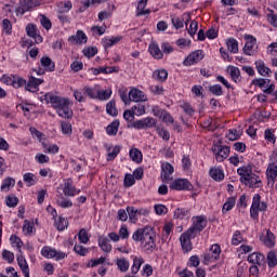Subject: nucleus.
Returning a JSON list of instances; mask_svg holds the SVG:
<instances>
[{
    "instance_id": "obj_1",
    "label": "nucleus",
    "mask_w": 277,
    "mask_h": 277,
    "mask_svg": "<svg viewBox=\"0 0 277 277\" xmlns=\"http://www.w3.org/2000/svg\"><path fill=\"white\" fill-rule=\"evenodd\" d=\"M132 239L133 241H141L144 252H155L157 250V234H155L153 228L137 229L132 235Z\"/></svg>"
},
{
    "instance_id": "obj_2",
    "label": "nucleus",
    "mask_w": 277,
    "mask_h": 277,
    "mask_svg": "<svg viewBox=\"0 0 277 277\" xmlns=\"http://www.w3.org/2000/svg\"><path fill=\"white\" fill-rule=\"evenodd\" d=\"M44 98L47 103L52 105L61 118H70V100L54 95L53 93H47Z\"/></svg>"
},
{
    "instance_id": "obj_3",
    "label": "nucleus",
    "mask_w": 277,
    "mask_h": 277,
    "mask_svg": "<svg viewBox=\"0 0 277 277\" xmlns=\"http://www.w3.org/2000/svg\"><path fill=\"white\" fill-rule=\"evenodd\" d=\"M237 174L240 175V183L246 185L247 187H251L252 189H259V187H263V182L261 177L252 172V166H243L237 169Z\"/></svg>"
},
{
    "instance_id": "obj_4",
    "label": "nucleus",
    "mask_w": 277,
    "mask_h": 277,
    "mask_svg": "<svg viewBox=\"0 0 277 277\" xmlns=\"http://www.w3.org/2000/svg\"><path fill=\"white\" fill-rule=\"evenodd\" d=\"M57 206L62 207V209H68V207H70V201H68L70 196V181L67 180L64 184H61L60 187H57Z\"/></svg>"
},
{
    "instance_id": "obj_5",
    "label": "nucleus",
    "mask_w": 277,
    "mask_h": 277,
    "mask_svg": "<svg viewBox=\"0 0 277 277\" xmlns=\"http://www.w3.org/2000/svg\"><path fill=\"white\" fill-rule=\"evenodd\" d=\"M0 81L5 85H12V88H15L16 90H18V88L27 85V80H25L24 78L8 74H4L0 78Z\"/></svg>"
},
{
    "instance_id": "obj_6",
    "label": "nucleus",
    "mask_w": 277,
    "mask_h": 277,
    "mask_svg": "<svg viewBox=\"0 0 277 277\" xmlns=\"http://www.w3.org/2000/svg\"><path fill=\"white\" fill-rule=\"evenodd\" d=\"M267 210V203L264 201H261V195L255 194L253 196L252 206L250 209V215L253 217V220H256L259 217V211H266Z\"/></svg>"
},
{
    "instance_id": "obj_7",
    "label": "nucleus",
    "mask_w": 277,
    "mask_h": 277,
    "mask_svg": "<svg viewBox=\"0 0 277 277\" xmlns=\"http://www.w3.org/2000/svg\"><path fill=\"white\" fill-rule=\"evenodd\" d=\"M207 228V219L205 216H195L193 217V226L189 227L187 230L190 233V235H199V233H202Z\"/></svg>"
},
{
    "instance_id": "obj_8",
    "label": "nucleus",
    "mask_w": 277,
    "mask_h": 277,
    "mask_svg": "<svg viewBox=\"0 0 277 277\" xmlns=\"http://www.w3.org/2000/svg\"><path fill=\"white\" fill-rule=\"evenodd\" d=\"M170 189H175L176 192H192V189H194V185H192V182L186 179H177L170 183Z\"/></svg>"
},
{
    "instance_id": "obj_9",
    "label": "nucleus",
    "mask_w": 277,
    "mask_h": 277,
    "mask_svg": "<svg viewBox=\"0 0 277 277\" xmlns=\"http://www.w3.org/2000/svg\"><path fill=\"white\" fill-rule=\"evenodd\" d=\"M220 254H222L220 245H212L210 251L203 255L205 265H209V263H215V261L220 259Z\"/></svg>"
},
{
    "instance_id": "obj_10",
    "label": "nucleus",
    "mask_w": 277,
    "mask_h": 277,
    "mask_svg": "<svg viewBox=\"0 0 277 277\" xmlns=\"http://www.w3.org/2000/svg\"><path fill=\"white\" fill-rule=\"evenodd\" d=\"M42 256L45 259H56V261H62V259H66V253L62 251H57L51 247H43L41 250Z\"/></svg>"
},
{
    "instance_id": "obj_11",
    "label": "nucleus",
    "mask_w": 277,
    "mask_h": 277,
    "mask_svg": "<svg viewBox=\"0 0 277 277\" xmlns=\"http://www.w3.org/2000/svg\"><path fill=\"white\" fill-rule=\"evenodd\" d=\"M212 151L216 157V161L220 162L224 161V159H227V157L230 155V148H228V146L213 145Z\"/></svg>"
},
{
    "instance_id": "obj_12",
    "label": "nucleus",
    "mask_w": 277,
    "mask_h": 277,
    "mask_svg": "<svg viewBox=\"0 0 277 277\" xmlns=\"http://www.w3.org/2000/svg\"><path fill=\"white\" fill-rule=\"evenodd\" d=\"M196 235L189 233L187 229L180 237L181 246L184 252H190L192 250V239H195Z\"/></svg>"
},
{
    "instance_id": "obj_13",
    "label": "nucleus",
    "mask_w": 277,
    "mask_h": 277,
    "mask_svg": "<svg viewBox=\"0 0 277 277\" xmlns=\"http://www.w3.org/2000/svg\"><path fill=\"white\" fill-rule=\"evenodd\" d=\"M201 60H205V53L202 50H197L190 53L187 58L184 60V66H194V64H198V62H201Z\"/></svg>"
},
{
    "instance_id": "obj_14",
    "label": "nucleus",
    "mask_w": 277,
    "mask_h": 277,
    "mask_svg": "<svg viewBox=\"0 0 277 277\" xmlns=\"http://www.w3.org/2000/svg\"><path fill=\"white\" fill-rule=\"evenodd\" d=\"M129 101H132V103H146L148 96L142 90L134 88L129 92Z\"/></svg>"
},
{
    "instance_id": "obj_15",
    "label": "nucleus",
    "mask_w": 277,
    "mask_h": 277,
    "mask_svg": "<svg viewBox=\"0 0 277 277\" xmlns=\"http://www.w3.org/2000/svg\"><path fill=\"white\" fill-rule=\"evenodd\" d=\"M161 170L162 181L170 183V181H172V174H174V167H172V164H170L169 162H163L161 164Z\"/></svg>"
},
{
    "instance_id": "obj_16",
    "label": "nucleus",
    "mask_w": 277,
    "mask_h": 277,
    "mask_svg": "<svg viewBox=\"0 0 277 277\" xmlns=\"http://www.w3.org/2000/svg\"><path fill=\"white\" fill-rule=\"evenodd\" d=\"M266 177H267V183L268 185H274L276 184V179H277V164L276 163H269L267 169H266Z\"/></svg>"
},
{
    "instance_id": "obj_17",
    "label": "nucleus",
    "mask_w": 277,
    "mask_h": 277,
    "mask_svg": "<svg viewBox=\"0 0 277 277\" xmlns=\"http://www.w3.org/2000/svg\"><path fill=\"white\" fill-rule=\"evenodd\" d=\"M97 241L102 252L109 254L111 250H114V247L111 246V241L109 240V238H107V236H100Z\"/></svg>"
},
{
    "instance_id": "obj_18",
    "label": "nucleus",
    "mask_w": 277,
    "mask_h": 277,
    "mask_svg": "<svg viewBox=\"0 0 277 277\" xmlns=\"http://www.w3.org/2000/svg\"><path fill=\"white\" fill-rule=\"evenodd\" d=\"M26 34H27V36H29V38H34V40L37 44H40L42 42V36L38 35V30L36 29V25L28 24L26 26Z\"/></svg>"
},
{
    "instance_id": "obj_19",
    "label": "nucleus",
    "mask_w": 277,
    "mask_h": 277,
    "mask_svg": "<svg viewBox=\"0 0 277 277\" xmlns=\"http://www.w3.org/2000/svg\"><path fill=\"white\" fill-rule=\"evenodd\" d=\"M255 68L262 77H272V69L265 65V62L259 60L255 62Z\"/></svg>"
},
{
    "instance_id": "obj_20",
    "label": "nucleus",
    "mask_w": 277,
    "mask_h": 277,
    "mask_svg": "<svg viewBox=\"0 0 277 277\" xmlns=\"http://www.w3.org/2000/svg\"><path fill=\"white\" fill-rule=\"evenodd\" d=\"M31 8H36V2L34 0H22L21 6L17 8L16 12L23 16V14H25V12H29Z\"/></svg>"
},
{
    "instance_id": "obj_21",
    "label": "nucleus",
    "mask_w": 277,
    "mask_h": 277,
    "mask_svg": "<svg viewBox=\"0 0 277 277\" xmlns=\"http://www.w3.org/2000/svg\"><path fill=\"white\" fill-rule=\"evenodd\" d=\"M248 40L243 47L245 55H252L254 53V47H256V38L248 36Z\"/></svg>"
},
{
    "instance_id": "obj_22",
    "label": "nucleus",
    "mask_w": 277,
    "mask_h": 277,
    "mask_svg": "<svg viewBox=\"0 0 277 277\" xmlns=\"http://www.w3.org/2000/svg\"><path fill=\"white\" fill-rule=\"evenodd\" d=\"M41 83H44V80L36 77H30L28 83L25 84L26 90H28V92H36V90H38V85H41Z\"/></svg>"
},
{
    "instance_id": "obj_23",
    "label": "nucleus",
    "mask_w": 277,
    "mask_h": 277,
    "mask_svg": "<svg viewBox=\"0 0 277 277\" xmlns=\"http://www.w3.org/2000/svg\"><path fill=\"white\" fill-rule=\"evenodd\" d=\"M248 261L253 265H265V255L254 252L248 256Z\"/></svg>"
},
{
    "instance_id": "obj_24",
    "label": "nucleus",
    "mask_w": 277,
    "mask_h": 277,
    "mask_svg": "<svg viewBox=\"0 0 277 277\" xmlns=\"http://www.w3.org/2000/svg\"><path fill=\"white\" fill-rule=\"evenodd\" d=\"M40 65L48 72H53V70H55V63H53V61H51V57L49 56H42L40 60Z\"/></svg>"
},
{
    "instance_id": "obj_25",
    "label": "nucleus",
    "mask_w": 277,
    "mask_h": 277,
    "mask_svg": "<svg viewBox=\"0 0 277 277\" xmlns=\"http://www.w3.org/2000/svg\"><path fill=\"white\" fill-rule=\"evenodd\" d=\"M17 264L21 268L22 273L25 277H29V264H27V260H25V256L18 255L17 256Z\"/></svg>"
},
{
    "instance_id": "obj_26",
    "label": "nucleus",
    "mask_w": 277,
    "mask_h": 277,
    "mask_svg": "<svg viewBox=\"0 0 277 277\" xmlns=\"http://www.w3.org/2000/svg\"><path fill=\"white\" fill-rule=\"evenodd\" d=\"M148 0H141L136 8V16H146L150 14V9H146Z\"/></svg>"
},
{
    "instance_id": "obj_27",
    "label": "nucleus",
    "mask_w": 277,
    "mask_h": 277,
    "mask_svg": "<svg viewBox=\"0 0 277 277\" xmlns=\"http://www.w3.org/2000/svg\"><path fill=\"white\" fill-rule=\"evenodd\" d=\"M153 78L160 83H163L168 80V70L166 69H158L153 72Z\"/></svg>"
},
{
    "instance_id": "obj_28",
    "label": "nucleus",
    "mask_w": 277,
    "mask_h": 277,
    "mask_svg": "<svg viewBox=\"0 0 277 277\" xmlns=\"http://www.w3.org/2000/svg\"><path fill=\"white\" fill-rule=\"evenodd\" d=\"M71 40L76 42V44H85V42H88V36L83 30H78L76 35L71 36Z\"/></svg>"
},
{
    "instance_id": "obj_29",
    "label": "nucleus",
    "mask_w": 277,
    "mask_h": 277,
    "mask_svg": "<svg viewBox=\"0 0 277 277\" xmlns=\"http://www.w3.org/2000/svg\"><path fill=\"white\" fill-rule=\"evenodd\" d=\"M149 53L155 57V60L163 58V52H161V49H159V45L156 43H151L149 45Z\"/></svg>"
},
{
    "instance_id": "obj_30",
    "label": "nucleus",
    "mask_w": 277,
    "mask_h": 277,
    "mask_svg": "<svg viewBox=\"0 0 277 277\" xmlns=\"http://www.w3.org/2000/svg\"><path fill=\"white\" fill-rule=\"evenodd\" d=\"M192 213L189 212L188 209L185 208H177L174 211V217H176L177 220H185L190 217Z\"/></svg>"
},
{
    "instance_id": "obj_31",
    "label": "nucleus",
    "mask_w": 277,
    "mask_h": 277,
    "mask_svg": "<svg viewBox=\"0 0 277 277\" xmlns=\"http://www.w3.org/2000/svg\"><path fill=\"white\" fill-rule=\"evenodd\" d=\"M228 70L233 81H235V83H239L241 81V71L239 70V68L235 66H229Z\"/></svg>"
},
{
    "instance_id": "obj_32",
    "label": "nucleus",
    "mask_w": 277,
    "mask_h": 277,
    "mask_svg": "<svg viewBox=\"0 0 277 277\" xmlns=\"http://www.w3.org/2000/svg\"><path fill=\"white\" fill-rule=\"evenodd\" d=\"M210 176L213 181H224V171L220 168L210 169Z\"/></svg>"
},
{
    "instance_id": "obj_33",
    "label": "nucleus",
    "mask_w": 277,
    "mask_h": 277,
    "mask_svg": "<svg viewBox=\"0 0 277 277\" xmlns=\"http://www.w3.org/2000/svg\"><path fill=\"white\" fill-rule=\"evenodd\" d=\"M263 243L267 246V248H274L276 243V237L274 236V233L267 230L266 236L263 239Z\"/></svg>"
},
{
    "instance_id": "obj_34",
    "label": "nucleus",
    "mask_w": 277,
    "mask_h": 277,
    "mask_svg": "<svg viewBox=\"0 0 277 277\" xmlns=\"http://www.w3.org/2000/svg\"><path fill=\"white\" fill-rule=\"evenodd\" d=\"M130 159H132L134 163H142V159H143L142 151L137 148H132L130 150Z\"/></svg>"
},
{
    "instance_id": "obj_35",
    "label": "nucleus",
    "mask_w": 277,
    "mask_h": 277,
    "mask_svg": "<svg viewBox=\"0 0 277 277\" xmlns=\"http://www.w3.org/2000/svg\"><path fill=\"white\" fill-rule=\"evenodd\" d=\"M116 265L119 271L123 273L129 272L130 264H129V260H127L126 258L117 259Z\"/></svg>"
},
{
    "instance_id": "obj_36",
    "label": "nucleus",
    "mask_w": 277,
    "mask_h": 277,
    "mask_svg": "<svg viewBox=\"0 0 277 277\" xmlns=\"http://www.w3.org/2000/svg\"><path fill=\"white\" fill-rule=\"evenodd\" d=\"M121 38L120 37H111V38H104L102 39L103 47L105 49H109L114 47V44H118L120 42Z\"/></svg>"
},
{
    "instance_id": "obj_37",
    "label": "nucleus",
    "mask_w": 277,
    "mask_h": 277,
    "mask_svg": "<svg viewBox=\"0 0 277 277\" xmlns=\"http://www.w3.org/2000/svg\"><path fill=\"white\" fill-rule=\"evenodd\" d=\"M226 44L230 53H239V42H237L235 38L227 39Z\"/></svg>"
},
{
    "instance_id": "obj_38",
    "label": "nucleus",
    "mask_w": 277,
    "mask_h": 277,
    "mask_svg": "<svg viewBox=\"0 0 277 277\" xmlns=\"http://www.w3.org/2000/svg\"><path fill=\"white\" fill-rule=\"evenodd\" d=\"M120 127V121L115 120L113 121L107 128H106V133L108 135H117L118 134V129Z\"/></svg>"
},
{
    "instance_id": "obj_39",
    "label": "nucleus",
    "mask_w": 277,
    "mask_h": 277,
    "mask_svg": "<svg viewBox=\"0 0 277 277\" xmlns=\"http://www.w3.org/2000/svg\"><path fill=\"white\" fill-rule=\"evenodd\" d=\"M23 181L26 183L27 187H31L38 181V177H36L34 173H25L23 175Z\"/></svg>"
},
{
    "instance_id": "obj_40",
    "label": "nucleus",
    "mask_w": 277,
    "mask_h": 277,
    "mask_svg": "<svg viewBox=\"0 0 277 277\" xmlns=\"http://www.w3.org/2000/svg\"><path fill=\"white\" fill-rule=\"evenodd\" d=\"M97 98L100 101H109L111 98V89L97 90Z\"/></svg>"
},
{
    "instance_id": "obj_41",
    "label": "nucleus",
    "mask_w": 277,
    "mask_h": 277,
    "mask_svg": "<svg viewBox=\"0 0 277 277\" xmlns=\"http://www.w3.org/2000/svg\"><path fill=\"white\" fill-rule=\"evenodd\" d=\"M144 263V259L134 256L133 258V265H132V274H137L140 272V267H142V264Z\"/></svg>"
},
{
    "instance_id": "obj_42",
    "label": "nucleus",
    "mask_w": 277,
    "mask_h": 277,
    "mask_svg": "<svg viewBox=\"0 0 277 277\" xmlns=\"http://www.w3.org/2000/svg\"><path fill=\"white\" fill-rule=\"evenodd\" d=\"M106 111L109 116H118V108H116V101H110L107 103Z\"/></svg>"
},
{
    "instance_id": "obj_43",
    "label": "nucleus",
    "mask_w": 277,
    "mask_h": 277,
    "mask_svg": "<svg viewBox=\"0 0 277 277\" xmlns=\"http://www.w3.org/2000/svg\"><path fill=\"white\" fill-rule=\"evenodd\" d=\"M78 239L80 243H88L90 241V235L85 228H81L78 233Z\"/></svg>"
},
{
    "instance_id": "obj_44",
    "label": "nucleus",
    "mask_w": 277,
    "mask_h": 277,
    "mask_svg": "<svg viewBox=\"0 0 277 277\" xmlns=\"http://www.w3.org/2000/svg\"><path fill=\"white\" fill-rule=\"evenodd\" d=\"M132 113L134 114V116H144V114H146V106L142 105V104H136L134 106H132Z\"/></svg>"
},
{
    "instance_id": "obj_45",
    "label": "nucleus",
    "mask_w": 277,
    "mask_h": 277,
    "mask_svg": "<svg viewBox=\"0 0 277 277\" xmlns=\"http://www.w3.org/2000/svg\"><path fill=\"white\" fill-rule=\"evenodd\" d=\"M42 148H44V153H49L50 155H56V153H60V147L57 145H47L45 143H42Z\"/></svg>"
},
{
    "instance_id": "obj_46",
    "label": "nucleus",
    "mask_w": 277,
    "mask_h": 277,
    "mask_svg": "<svg viewBox=\"0 0 277 277\" xmlns=\"http://www.w3.org/2000/svg\"><path fill=\"white\" fill-rule=\"evenodd\" d=\"M184 21H185V18H181L179 16L171 17V23H172L173 27H175V29H183Z\"/></svg>"
},
{
    "instance_id": "obj_47",
    "label": "nucleus",
    "mask_w": 277,
    "mask_h": 277,
    "mask_svg": "<svg viewBox=\"0 0 277 277\" xmlns=\"http://www.w3.org/2000/svg\"><path fill=\"white\" fill-rule=\"evenodd\" d=\"M209 91L214 96H223L224 95V91L222 90V85H220V84L210 85Z\"/></svg>"
},
{
    "instance_id": "obj_48",
    "label": "nucleus",
    "mask_w": 277,
    "mask_h": 277,
    "mask_svg": "<svg viewBox=\"0 0 277 277\" xmlns=\"http://www.w3.org/2000/svg\"><path fill=\"white\" fill-rule=\"evenodd\" d=\"M267 265L268 267H276L277 265V256H276V252L271 251L267 254Z\"/></svg>"
},
{
    "instance_id": "obj_49",
    "label": "nucleus",
    "mask_w": 277,
    "mask_h": 277,
    "mask_svg": "<svg viewBox=\"0 0 277 277\" xmlns=\"http://www.w3.org/2000/svg\"><path fill=\"white\" fill-rule=\"evenodd\" d=\"M83 92L87 96H90L91 98H98V90L92 89L90 87H84Z\"/></svg>"
},
{
    "instance_id": "obj_50",
    "label": "nucleus",
    "mask_w": 277,
    "mask_h": 277,
    "mask_svg": "<svg viewBox=\"0 0 277 277\" xmlns=\"http://www.w3.org/2000/svg\"><path fill=\"white\" fill-rule=\"evenodd\" d=\"M23 233L25 235H32L34 234V224L27 220L24 221L23 225Z\"/></svg>"
},
{
    "instance_id": "obj_51",
    "label": "nucleus",
    "mask_w": 277,
    "mask_h": 277,
    "mask_svg": "<svg viewBox=\"0 0 277 277\" xmlns=\"http://www.w3.org/2000/svg\"><path fill=\"white\" fill-rule=\"evenodd\" d=\"M235 207V198L230 197L228 200L223 205V213H228Z\"/></svg>"
},
{
    "instance_id": "obj_52",
    "label": "nucleus",
    "mask_w": 277,
    "mask_h": 277,
    "mask_svg": "<svg viewBox=\"0 0 277 277\" xmlns=\"http://www.w3.org/2000/svg\"><path fill=\"white\" fill-rule=\"evenodd\" d=\"M40 24L43 29H47V31H49V29H51V27H53V24H51V19H49L44 15H40Z\"/></svg>"
},
{
    "instance_id": "obj_53",
    "label": "nucleus",
    "mask_w": 277,
    "mask_h": 277,
    "mask_svg": "<svg viewBox=\"0 0 277 277\" xmlns=\"http://www.w3.org/2000/svg\"><path fill=\"white\" fill-rule=\"evenodd\" d=\"M70 12V2L58 3V14H68Z\"/></svg>"
},
{
    "instance_id": "obj_54",
    "label": "nucleus",
    "mask_w": 277,
    "mask_h": 277,
    "mask_svg": "<svg viewBox=\"0 0 277 277\" xmlns=\"http://www.w3.org/2000/svg\"><path fill=\"white\" fill-rule=\"evenodd\" d=\"M57 230H65L68 226V221L62 216L55 222Z\"/></svg>"
},
{
    "instance_id": "obj_55",
    "label": "nucleus",
    "mask_w": 277,
    "mask_h": 277,
    "mask_svg": "<svg viewBox=\"0 0 277 277\" xmlns=\"http://www.w3.org/2000/svg\"><path fill=\"white\" fill-rule=\"evenodd\" d=\"M6 207L14 208L18 205V197L14 195H9L5 200Z\"/></svg>"
},
{
    "instance_id": "obj_56",
    "label": "nucleus",
    "mask_w": 277,
    "mask_h": 277,
    "mask_svg": "<svg viewBox=\"0 0 277 277\" xmlns=\"http://www.w3.org/2000/svg\"><path fill=\"white\" fill-rule=\"evenodd\" d=\"M74 252H76V254H79L80 256H85L88 254V252H90V250H88V248H85L81 245H76L74 247Z\"/></svg>"
},
{
    "instance_id": "obj_57",
    "label": "nucleus",
    "mask_w": 277,
    "mask_h": 277,
    "mask_svg": "<svg viewBox=\"0 0 277 277\" xmlns=\"http://www.w3.org/2000/svg\"><path fill=\"white\" fill-rule=\"evenodd\" d=\"M10 241L12 246H15L17 248L18 252H22L21 248H23V240L18 238L17 236H11Z\"/></svg>"
},
{
    "instance_id": "obj_58",
    "label": "nucleus",
    "mask_w": 277,
    "mask_h": 277,
    "mask_svg": "<svg viewBox=\"0 0 277 277\" xmlns=\"http://www.w3.org/2000/svg\"><path fill=\"white\" fill-rule=\"evenodd\" d=\"M241 241H243V237L241 236V232L236 230L233 235L232 243H233V246H239V243H241Z\"/></svg>"
},
{
    "instance_id": "obj_59",
    "label": "nucleus",
    "mask_w": 277,
    "mask_h": 277,
    "mask_svg": "<svg viewBox=\"0 0 277 277\" xmlns=\"http://www.w3.org/2000/svg\"><path fill=\"white\" fill-rule=\"evenodd\" d=\"M82 52L85 57L90 58V57H94V55L98 53V50L94 47H91V48H84Z\"/></svg>"
},
{
    "instance_id": "obj_60",
    "label": "nucleus",
    "mask_w": 277,
    "mask_h": 277,
    "mask_svg": "<svg viewBox=\"0 0 277 277\" xmlns=\"http://www.w3.org/2000/svg\"><path fill=\"white\" fill-rule=\"evenodd\" d=\"M269 79L255 78L252 80L253 85H258V88H265L266 83H269Z\"/></svg>"
},
{
    "instance_id": "obj_61",
    "label": "nucleus",
    "mask_w": 277,
    "mask_h": 277,
    "mask_svg": "<svg viewBox=\"0 0 277 277\" xmlns=\"http://www.w3.org/2000/svg\"><path fill=\"white\" fill-rule=\"evenodd\" d=\"M70 68L74 72H79V70H83V62L75 61L70 64Z\"/></svg>"
},
{
    "instance_id": "obj_62",
    "label": "nucleus",
    "mask_w": 277,
    "mask_h": 277,
    "mask_svg": "<svg viewBox=\"0 0 277 277\" xmlns=\"http://www.w3.org/2000/svg\"><path fill=\"white\" fill-rule=\"evenodd\" d=\"M2 258L4 259V261H8V263L14 262V253L12 251L3 250Z\"/></svg>"
},
{
    "instance_id": "obj_63",
    "label": "nucleus",
    "mask_w": 277,
    "mask_h": 277,
    "mask_svg": "<svg viewBox=\"0 0 277 277\" xmlns=\"http://www.w3.org/2000/svg\"><path fill=\"white\" fill-rule=\"evenodd\" d=\"M15 183L16 182L14 181V179L8 177L2 182L1 189H10V187H12V185H15Z\"/></svg>"
},
{
    "instance_id": "obj_64",
    "label": "nucleus",
    "mask_w": 277,
    "mask_h": 277,
    "mask_svg": "<svg viewBox=\"0 0 277 277\" xmlns=\"http://www.w3.org/2000/svg\"><path fill=\"white\" fill-rule=\"evenodd\" d=\"M268 55L277 56V42H273L267 47Z\"/></svg>"
}]
</instances>
